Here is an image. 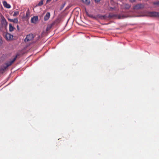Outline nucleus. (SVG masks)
<instances>
[{
  "mask_svg": "<svg viewBox=\"0 0 159 159\" xmlns=\"http://www.w3.org/2000/svg\"><path fill=\"white\" fill-rule=\"evenodd\" d=\"M86 12L87 15L89 17L93 19H95V18L94 16H93L92 15L89 14L88 12L86 11Z\"/></svg>",
  "mask_w": 159,
  "mask_h": 159,
  "instance_id": "17",
  "label": "nucleus"
},
{
  "mask_svg": "<svg viewBox=\"0 0 159 159\" xmlns=\"http://www.w3.org/2000/svg\"><path fill=\"white\" fill-rule=\"evenodd\" d=\"M51 1V0H47V1H46L47 3H48V2H50Z\"/></svg>",
  "mask_w": 159,
  "mask_h": 159,
  "instance_id": "26",
  "label": "nucleus"
},
{
  "mask_svg": "<svg viewBox=\"0 0 159 159\" xmlns=\"http://www.w3.org/2000/svg\"><path fill=\"white\" fill-rule=\"evenodd\" d=\"M111 8L112 9H114L113 8Z\"/></svg>",
  "mask_w": 159,
  "mask_h": 159,
  "instance_id": "27",
  "label": "nucleus"
},
{
  "mask_svg": "<svg viewBox=\"0 0 159 159\" xmlns=\"http://www.w3.org/2000/svg\"><path fill=\"white\" fill-rule=\"evenodd\" d=\"M135 1V0H130V2H134Z\"/></svg>",
  "mask_w": 159,
  "mask_h": 159,
  "instance_id": "24",
  "label": "nucleus"
},
{
  "mask_svg": "<svg viewBox=\"0 0 159 159\" xmlns=\"http://www.w3.org/2000/svg\"><path fill=\"white\" fill-rule=\"evenodd\" d=\"M13 37V35L8 33H6L5 35V38L7 40H10L12 39Z\"/></svg>",
  "mask_w": 159,
  "mask_h": 159,
  "instance_id": "5",
  "label": "nucleus"
},
{
  "mask_svg": "<svg viewBox=\"0 0 159 159\" xmlns=\"http://www.w3.org/2000/svg\"><path fill=\"white\" fill-rule=\"evenodd\" d=\"M30 16V12L29 9H28L26 12V16L25 17L26 18H28Z\"/></svg>",
  "mask_w": 159,
  "mask_h": 159,
  "instance_id": "16",
  "label": "nucleus"
},
{
  "mask_svg": "<svg viewBox=\"0 0 159 159\" xmlns=\"http://www.w3.org/2000/svg\"><path fill=\"white\" fill-rule=\"evenodd\" d=\"M126 17V16H125L121 15H117L112 13L109 14L108 16V17L110 18H115L118 19H123Z\"/></svg>",
  "mask_w": 159,
  "mask_h": 159,
  "instance_id": "2",
  "label": "nucleus"
},
{
  "mask_svg": "<svg viewBox=\"0 0 159 159\" xmlns=\"http://www.w3.org/2000/svg\"><path fill=\"white\" fill-rule=\"evenodd\" d=\"M15 29V28L12 26L11 24H9V30L10 32H12Z\"/></svg>",
  "mask_w": 159,
  "mask_h": 159,
  "instance_id": "14",
  "label": "nucleus"
},
{
  "mask_svg": "<svg viewBox=\"0 0 159 159\" xmlns=\"http://www.w3.org/2000/svg\"><path fill=\"white\" fill-rule=\"evenodd\" d=\"M153 4L154 5H156L159 6V1H157L153 2Z\"/></svg>",
  "mask_w": 159,
  "mask_h": 159,
  "instance_id": "21",
  "label": "nucleus"
},
{
  "mask_svg": "<svg viewBox=\"0 0 159 159\" xmlns=\"http://www.w3.org/2000/svg\"><path fill=\"white\" fill-rule=\"evenodd\" d=\"M2 38L0 36V46L2 45Z\"/></svg>",
  "mask_w": 159,
  "mask_h": 159,
  "instance_id": "22",
  "label": "nucleus"
},
{
  "mask_svg": "<svg viewBox=\"0 0 159 159\" xmlns=\"http://www.w3.org/2000/svg\"><path fill=\"white\" fill-rule=\"evenodd\" d=\"M1 18V24L3 26H5L7 25V21L4 17L3 16H2Z\"/></svg>",
  "mask_w": 159,
  "mask_h": 159,
  "instance_id": "7",
  "label": "nucleus"
},
{
  "mask_svg": "<svg viewBox=\"0 0 159 159\" xmlns=\"http://www.w3.org/2000/svg\"><path fill=\"white\" fill-rule=\"evenodd\" d=\"M34 38L33 34L32 33H30L26 36V37L25 39V41L26 42L32 40Z\"/></svg>",
  "mask_w": 159,
  "mask_h": 159,
  "instance_id": "4",
  "label": "nucleus"
},
{
  "mask_svg": "<svg viewBox=\"0 0 159 159\" xmlns=\"http://www.w3.org/2000/svg\"><path fill=\"white\" fill-rule=\"evenodd\" d=\"M19 11H16L14 12V14L13 15V16H16L18 15L19 14Z\"/></svg>",
  "mask_w": 159,
  "mask_h": 159,
  "instance_id": "18",
  "label": "nucleus"
},
{
  "mask_svg": "<svg viewBox=\"0 0 159 159\" xmlns=\"http://www.w3.org/2000/svg\"><path fill=\"white\" fill-rule=\"evenodd\" d=\"M16 27L17 28V29L18 30H19L20 29H19V25H17Z\"/></svg>",
  "mask_w": 159,
  "mask_h": 159,
  "instance_id": "25",
  "label": "nucleus"
},
{
  "mask_svg": "<svg viewBox=\"0 0 159 159\" xmlns=\"http://www.w3.org/2000/svg\"><path fill=\"white\" fill-rule=\"evenodd\" d=\"M19 55V54H16L12 61L2 65L0 67V73H3L8 67L11 66L14 62Z\"/></svg>",
  "mask_w": 159,
  "mask_h": 159,
  "instance_id": "1",
  "label": "nucleus"
},
{
  "mask_svg": "<svg viewBox=\"0 0 159 159\" xmlns=\"http://www.w3.org/2000/svg\"><path fill=\"white\" fill-rule=\"evenodd\" d=\"M97 17L101 20H104L106 19L107 16L106 15H98L97 16Z\"/></svg>",
  "mask_w": 159,
  "mask_h": 159,
  "instance_id": "10",
  "label": "nucleus"
},
{
  "mask_svg": "<svg viewBox=\"0 0 159 159\" xmlns=\"http://www.w3.org/2000/svg\"><path fill=\"white\" fill-rule=\"evenodd\" d=\"M3 5L4 7L7 8H11V6L9 4H8L7 2L4 1L3 2Z\"/></svg>",
  "mask_w": 159,
  "mask_h": 159,
  "instance_id": "11",
  "label": "nucleus"
},
{
  "mask_svg": "<svg viewBox=\"0 0 159 159\" xmlns=\"http://www.w3.org/2000/svg\"><path fill=\"white\" fill-rule=\"evenodd\" d=\"M8 20L10 22L14 23H18V20L17 18H15L14 19H12L10 18H8Z\"/></svg>",
  "mask_w": 159,
  "mask_h": 159,
  "instance_id": "13",
  "label": "nucleus"
},
{
  "mask_svg": "<svg viewBox=\"0 0 159 159\" xmlns=\"http://www.w3.org/2000/svg\"><path fill=\"white\" fill-rule=\"evenodd\" d=\"M38 20V17L37 16H34L31 19V22L33 23H35Z\"/></svg>",
  "mask_w": 159,
  "mask_h": 159,
  "instance_id": "12",
  "label": "nucleus"
},
{
  "mask_svg": "<svg viewBox=\"0 0 159 159\" xmlns=\"http://www.w3.org/2000/svg\"><path fill=\"white\" fill-rule=\"evenodd\" d=\"M43 4V0L41 1L38 4V6H41Z\"/></svg>",
  "mask_w": 159,
  "mask_h": 159,
  "instance_id": "19",
  "label": "nucleus"
},
{
  "mask_svg": "<svg viewBox=\"0 0 159 159\" xmlns=\"http://www.w3.org/2000/svg\"><path fill=\"white\" fill-rule=\"evenodd\" d=\"M65 4H66L65 2H64L62 4V5L61 7H60V10H62L63 8V7H64L65 6Z\"/></svg>",
  "mask_w": 159,
  "mask_h": 159,
  "instance_id": "20",
  "label": "nucleus"
},
{
  "mask_svg": "<svg viewBox=\"0 0 159 159\" xmlns=\"http://www.w3.org/2000/svg\"><path fill=\"white\" fill-rule=\"evenodd\" d=\"M144 5L143 4H138L135 6L134 7V9L135 10H139L142 9L144 8Z\"/></svg>",
  "mask_w": 159,
  "mask_h": 159,
  "instance_id": "6",
  "label": "nucleus"
},
{
  "mask_svg": "<svg viewBox=\"0 0 159 159\" xmlns=\"http://www.w3.org/2000/svg\"><path fill=\"white\" fill-rule=\"evenodd\" d=\"M101 0H95V1L96 2H99Z\"/></svg>",
  "mask_w": 159,
  "mask_h": 159,
  "instance_id": "23",
  "label": "nucleus"
},
{
  "mask_svg": "<svg viewBox=\"0 0 159 159\" xmlns=\"http://www.w3.org/2000/svg\"><path fill=\"white\" fill-rule=\"evenodd\" d=\"M55 24V22H54L50 25H48L47 26V28H46L47 31H48L49 30H50V29L52 27V26L53 25H54Z\"/></svg>",
  "mask_w": 159,
  "mask_h": 159,
  "instance_id": "9",
  "label": "nucleus"
},
{
  "mask_svg": "<svg viewBox=\"0 0 159 159\" xmlns=\"http://www.w3.org/2000/svg\"><path fill=\"white\" fill-rule=\"evenodd\" d=\"M50 16V12H48L46 13V15L45 16L44 18V21L48 20Z\"/></svg>",
  "mask_w": 159,
  "mask_h": 159,
  "instance_id": "8",
  "label": "nucleus"
},
{
  "mask_svg": "<svg viewBox=\"0 0 159 159\" xmlns=\"http://www.w3.org/2000/svg\"><path fill=\"white\" fill-rule=\"evenodd\" d=\"M148 15L150 17H159V12L156 11H150L148 13Z\"/></svg>",
  "mask_w": 159,
  "mask_h": 159,
  "instance_id": "3",
  "label": "nucleus"
},
{
  "mask_svg": "<svg viewBox=\"0 0 159 159\" xmlns=\"http://www.w3.org/2000/svg\"><path fill=\"white\" fill-rule=\"evenodd\" d=\"M83 2L87 5H89L90 3V0H82Z\"/></svg>",
  "mask_w": 159,
  "mask_h": 159,
  "instance_id": "15",
  "label": "nucleus"
}]
</instances>
